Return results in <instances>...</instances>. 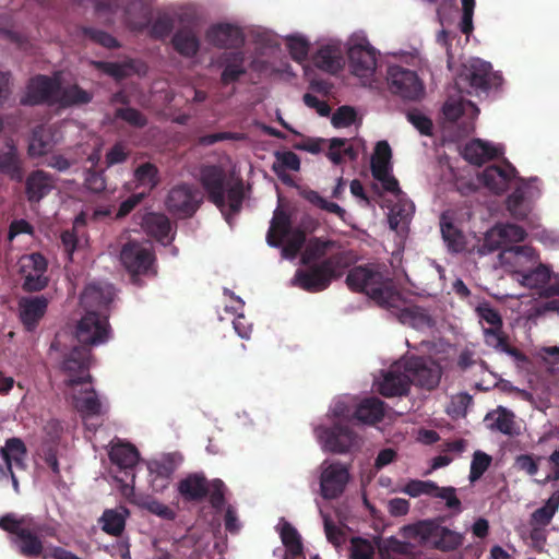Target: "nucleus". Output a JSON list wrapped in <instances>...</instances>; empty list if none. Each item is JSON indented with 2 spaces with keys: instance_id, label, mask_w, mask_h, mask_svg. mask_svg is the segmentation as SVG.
Returning <instances> with one entry per match:
<instances>
[{
  "instance_id": "13",
  "label": "nucleus",
  "mask_w": 559,
  "mask_h": 559,
  "mask_svg": "<svg viewBox=\"0 0 559 559\" xmlns=\"http://www.w3.org/2000/svg\"><path fill=\"white\" fill-rule=\"evenodd\" d=\"M60 92V80L44 74H37L29 79L25 94L21 97L23 106L57 105Z\"/></svg>"
},
{
  "instance_id": "9",
  "label": "nucleus",
  "mask_w": 559,
  "mask_h": 559,
  "mask_svg": "<svg viewBox=\"0 0 559 559\" xmlns=\"http://www.w3.org/2000/svg\"><path fill=\"white\" fill-rule=\"evenodd\" d=\"M75 341L78 346L92 348L106 343L110 337V325L107 314L96 311H87L75 328Z\"/></svg>"
},
{
  "instance_id": "4",
  "label": "nucleus",
  "mask_w": 559,
  "mask_h": 559,
  "mask_svg": "<svg viewBox=\"0 0 559 559\" xmlns=\"http://www.w3.org/2000/svg\"><path fill=\"white\" fill-rule=\"evenodd\" d=\"M352 263L350 251H337L319 263L304 264L306 267L296 271L294 283L308 293L323 292L334 280L340 278L344 270L348 269Z\"/></svg>"
},
{
  "instance_id": "5",
  "label": "nucleus",
  "mask_w": 559,
  "mask_h": 559,
  "mask_svg": "<svg viewBox=\"0 0 559 559\" xmlns=\"http://www.w3.org/2000/svg\"><path fill=\"white\" fill-rule=\"evenodd\" d=\"M442 522L443 518L440 516L406 525L402 530L403 537L441 552L457 550L464 543V535L442 526Z\"/></svg>"
},
{
  "instance_id": "29",
  "label": "nucleus",
  "mask_w": 559,
  "mask_h": 559,
  "mask_svg": "<svg viewBox=\"0 0 559 559\" xmlns=\"http://www.w3.org/2000/svg\"><path fill=\"white\" fill-rule=\"evenodd\" d=\"M203 202V193L195 186L177 185V219L191 217Z\"/></svg>"
},
{
  "instance_id": "24",
  "label": "nucleus",
  "mask_w": 559,
  "mask_h": 559,
  "mask_svg": "<svg viewBox=\"0 0 559 559\" xmlns=\"http://www.w3.org/2000/svg\"><path fill=\"white\" fill-rule=\"evenodd\" d=\"M348 60L352 72L356 76L369 78L376 71L377 52L369 43L352 46L348 49Z\"/></svg>"
},
{
  "instance_id": "12",
  "label": "nucleus",
  "mask_w": 559,
  "mask_h": 559,
  "mask_svg": "<svg viewBox=\"0 0 559 559\" xmlns=\"http://www.w3.org/2000/svg\"><path fill=\"white\" fill-rule=\"evenodd\" d=\"M92 352L87 347L72 345L71 349L63 355L61 364L62 371L67 374L66 385L74 388L79 384L90 383Z\"/></svg>"
},
{
  "instance_id": "35",
  "label": "nucleus",
  "mask_w": 559,
  "mask_h": 559,
  "mask_svg": "<svg viewBox=\"0 0 559 559\" xmlns=\"http://www.w3.org/2000/svg\"><path fill=\"white\" fill-rule=\"evenodd\" d=\"M313 64L328 73L335 74L343 67V55L340 47L334 45L322 46L312 57Z\"/></svg>"
},
{
  "instance_id": "17",
  "label": "nucleus",
  "mask_w": 559,
  "mask_h": 559,
  "mask_svg": "<svg viewBox=\"0 0 559 559\" xmlns=\"http://www.w3.org/2000/svg\"><path fill=\"white\" fill-rule=\"evenodd\" d=\"M503 249L501 253V259L503 263L515 266L522 261L534 262L535 261V251L533 248L528 246H510L507 247V243L502 237L493 236L492 228L488 230L485 235L484 242L481 245V252H493L496 250Z\"/></svg>"
},
{
  "instance_id": "51",
  "label": "nucleus",
  "mask_w": 559,
  "mask_h": 559,
  "mask_svg": "<svg viewBox=\"0 0 559 559\" xmlns=\"http://www.w3.org/2000/svg\"><path fill=\"white\" fill-rule=\"evenodd\" d=\"M559 509V489L552 492L545 504L536 509L531 515V522L540 527L547 526Z\"/></svg>"
},
{
  "instance_id": "1",
  "label": "nucleus",
  "mask_w": 559,
  "mask_h": 559,
  "mask_svg": "<svg viewBox=\"0 0 559 559\" xmlns=\"http://www.w3.org/2000/svg\"><path fill=\"white\" fill-rule=\"evenodd\" d=\"M345 283L352 292L367 295L382 308L402 309L406 304L383 263L371 262L352 267Z\"/></svg>"
},
{
  "instance_id": "3",
  "label": "nucleus",
  "mask_w": 559,
  "mask_h": 559,
  "mask_svg": "<svg viewBox=\"0 0 559 559\" xmlns=\"http://www.w3.org/2000/svg\"><path fill=\"white\" fill-rule=\"evenodd\" d=\"M200 182L209 201L222 212L225 221L231 226L233 217L241 211L245 199L242 180L238 179L230 183L221 166L204 165L200 169Z\"/></svg>"
},
{
  "instance_id": "47",
  "label": "nucleus",
  "mask_w": 559,
  "mask_h": 559,
  "mask_svg": "<svg viewBox=\"0 0 559 559\" xmlns=\"http://www.w3.org/2000/svg\"><path fill=\"white\" fill-rule=\"evenodd\" d=\"M93 95L80 87L78 84H72L62 87L60 84V92L58 94L57 105L62 107H71L76 105H85L91 103Z\"/></svg>"
},
{
  "instance_id": "25",
  "label": "nucleus",
  "mask_w": 559,
  "mask_h": 559,
  "mask_svg": "<svg viewBox=\"0 0 559 559\" xmlns=\"http://www.w3.org/2000/svg\"><path fill=\"white\" fill-rule=\"evenodd\" d=\"M48 304V299L43 295L22 297L19 300V318L27 332H33L37 329L40 320L47 312Z\"/></svg>"
},
{
  "instance_id": "16",
  "label": "nucleus",
  "mask_w": 559,
  "mask_h": 559,
  "mask_svg": "<svg viewBox=\"0 0 559 559\" xmlns=\"http://www.w3.org/2000/svg\"><path fill=\"white\" fill-rule=\"evenodd\" d=\"M317 432L323 449L331 453H347L358 443L357 433L340 423L332 427L318 428Z\"/></svg>"
},
{
  "instance_id": "57",
  "label": "nucleus",
  "mask_w": 559,
  "mask_h": 559,
  "mask_svg": "<svg viewBox=\"0 0 559 559\" xmlns=\"http://www.w3.org/2000/svg\"><path fill=\"white\" fill-rule=\"evenodd\" d=\"M200 49V40L194 33L177 31V52L186 57H193Z\"/></svg>"
},
{
  "instance_id": "8",
  "label": "nucleus",
  "mask_w": 559,
  "mask_h": 559,
  "mask_svg": "<svg viewBox=\"0 0 559 559\" xmlns=\"http://www.w3.org/2000/svg\"><path fill=\"white\" fill-rule=\"evenodd\" d=\"M47 530L46 525L33 519L15 537H11V543L16 547L19 554L25 558L81 559L75 554L59 546L45 549L40 535L47 533Z\"/></svg>"
},
{
  "instance_id": "7",
  "label": "nucleus",
  "mask_w": 559,
  "mask_h": 559,
  "mask_svg": "<svg viewBox=\"0 0 559 559\" xmlns=\"http://www.w3.org/2000/svg\"><path fill=\"white\" fill-rule=\"evenodd\" d=\"M476 316L480 323H486L488 326H483V336L485 344L499 353H504L516 361H525L526 356L516 347L510 344L509 335L503 331V320L500 312L493 308L490 302H480L475 308Z\"/></svg>"
},
{
  "instance_id": "38",
  "label": "nucleus",
  "mask_w": 559,
  "mask_h": 559,
  "mask_svg": "<svg viewBox=\"0 0 559 559\" xmlns=\"http://www.w3.org/2000/svg\"><path fill=\"white\" fill-rule=\"evenodd\" d=\"M408 391L409 379L405 371L396 372L390 370L383 376V380L379 384V392L385 397L406 395Z\"/></svg>"
},
{
  "instance_id": "30",
  "label": "nucleus",
  "mask_w": 559,
  "mask_h": 559,
  "mask_svg": "<svg viewBox=\"0 0 559 559\" xmlns=\"http://www.w3.org/2000/svg\"><path fill=\"white\" fill-rule=\"evenodd\" d=\"M174 468L175 461L170 455L147 463L150 483L155 492H162L168 487Z\"/></svg>"
},
{
  "instance_id": "37",
  "label": "nucleus",
  "mask_w": 559,
  "mask_h": 559,
  "mask_svg": "<svg viewBox=\"0 0 559 559\" xmlns=\"http://www.w3.org/2000/svg\"><path fill=\"white\" fill-rule=\"evenodd\" d=\"M292 230L290 215L284 210L276 209L266 234L269 246L275 248L282 246L283 239L286 238Z\"/></svg>"
},
{
  "instance_id": "61",
  "label": "nucleus",
  "mask_w": 559,
  "mask_h": 559,
  "mask_svg": "<svg viewBox=\"0 0 559 559\" xmlns=\"http://www.w3.org/2000/svg\"><path fill=\"white\" fill-rule=\"evenodd\" d=\"M374 545L362 537L350 539V559H373Z\"/></svg>"
},
{
  "instance_id": "2",
  "label": "nucleus",
  "mask_w": 559,
  "mask_h": 559,
  "mask_svg": "<svg viewBox=\"0 0 559 559\" xmlns=\"http://www.w3.org/2000/svg\"><path fill=\"white\" fill-rule=\"evenodd\" d=\"M96 11L116 12L122 9L127 26L136 33L146 34L156 40H165L173 31L174 20L164 12H153L154 0H92Z\"/></svg>"
},
{
  "instance_id": "39",
  "label": "nucleus",
  "mask_w": 559,
  "mask_h": 559,
  "mask_svg": "<svg viewBox=\"0 0 559 559\" xmlns=\"http://www.w3.org/2000/svg\"><path fill=\"white\" fill-rule=\"evenodd\" d=\"M354 418L360 423L374 425L384 417V403L378 397H367L356 407Z\"/></svg>"
},
{
  "instance_id": "44",
  "label": "nucleus",
  "mask_w": 559,
  "mask_h": 559,
  "mask_svg": "<svg viewBox=\"0 0 559 559\" xmlns=\"http://www.w3.org/2000/svg\"><path fill=\"white\" fill-rule=\"evenodd\" d=\"M392 151L386 141H379L376 144L374 153L371 157V174L373 178H381L385 171H391Z\"/></svg>"
},
{
  "instance_id": "64",
  "label": "nucleus",
  "mask_w": 559,
  "mask_h": 559,
  "mask_svg": "<svg viewBox=\"0 0 559 559\" xmlns=\"http://www.w3.org/2000/svg\"><path fill=\"white\" fill-rule=\"evenodd\" d=\"M209 488L210 492L207 496L210 498V503L213 509L221 512L225 506V484L222 479L215 478L209 481Z\"/></svg>"
},
{
  "instance_id": "10",
  "label": "nucleus",
  "mask_w": 559,
  "mask_h": 559,
  "mask_svg": "<svg viewBox=\"0 0 559 559\" xmlns=\"http://www.w3.org/2000/svg\"><path fill=\"white\" fill-rule=\"evenodd\" d=\"M492 67L481 59H473L464 66L455 79V87L461 94L487 92L490 88Z\"/></svg>"
},
{
  "instance_id": "14",
  "label": "nucleus",
  "mask_w": 559,
  "mask_h": 559,
  "mask_svg": "<svg viewBox=\"0 0 559 559\" xmlns=\"http://www.w3.org/2000/svg\"><path fill=\"white\" fill-rule=\"evenodd\" d=\"M19 263L20 274L23 280L22 288L24 292H40L48 286L49 277L46 274L48 262L41 253L34 252L23 255Z\"/></svg>"
},
{
  "instance_id": "23",
  "label": "nucleus",
  "mask_w": 559,
  "mask_h": 559,
  "mask_svg": "<svg viewBox=\"0 0 559 559\" xmlns=\"http://www.w3.org/2000/svg\"><path fill=\"white\" fill-rule=\"evenodd\" d=\"M55 188V176L43 169L32 170L25 178L24 193L31 205L39 204Z\"/></svg>"
},
{
  "instance_id": "52",
  "label": "nucleus",
  "mask_w": 559,
  "mask_h": 559,
  "mask_svg": "<svg viewBox=\"0 0 559 559\" xmlns=\"http://www.w3.org/2000/svg\"><path fill=\"white\" fill-rule=\"evenodd\" d=\"M283 545L286 547V555L302 557L304 545L298 531L288 522H284L280 532Z\"/></svg>"
},
{
  "instance_id": "33",
  "label": "nucleus",
  "mask_w": 559,
  "mask_h": 559,
  "mask_svg": "<svg viewBox=\"0 0 559 559\" xmlns=\"http://www.w3.org/2000/svg\"><path fill=\"white\" fill-rule=\"evenodd\" d=\"M111 300L110 292L96 284L87 285L80 297V302L86 312L96 311L100 314L103 310H107Z\"/></svg>"
},
{
  "instance_id": "36",
  "label": "nucleus",
  "mask_w": 559,
  "mask_h": 559,
  "mask_svg": "<svg viewBox=\"0 0 559 559\" xmlns=\"http://www.w3.org/2000/svg\"><path fill=\"white\" fill-rule=\"evenodd\" d=\"M74 37L81 43H92L107 49H116L120 47V43L108 32L94 26L79 25L75 27Z\"/></svg>"
},
{
  "instance_id": "32",
  "label": "nucleus",
  "mask_w": 559,
  "mask_h": 559,
  "mask_svg": "<svg viewBox=\"0 0 559 559\" xmlns=\"http://www.w3.org/2000/svg\"><path fill=\"white\" fill-rule=\"evenodd\" d=\"M502 154L499 147L480 139H474L466 143L463 150V157L471 164L481 166L486 162Z\"/></svg>"
},
{
  "instance_id": "20",
  "label": "nucleus",
  "mask_w": 559,
  "mask_h": 559,
  "mask_svg": "<svg viewBox=\"0 0 559 559\" xmlns=\"http://www.w3.org/2000/svg\"><path fill=\"white\" fill-rule=\"evenodd\" d=\"M403 491L414 498L421 495L440 498L445 501L448 509L453 510L456 513L462 510L461 500L456 497V489L451 486L439 487L432 480L412 479L405 485Z\"/></svg>"
},
{
  "instance_id": "55",
  "label": "nucleus",
  "mask_w": 559,
  "mask_h": 559,
  "mask_svg": "<svg viewBox=\"0 0 559 559\" xmlns=\"http://www.w3.org/2000/svg\"><path fill=\"white\" fill-rule=\"evenodd\" d=\"M415 206L411 201H404L401 197L397 202L392 206L389 216V224L391 229H397L401 222H406L414 213Z\"/></svg>"
},
{
  "instance_id": "60",
  "label": "nucleus",
  "mask_w": 559,
  "mask_h": 559,
  "mask_svg": "<svg viewBox=\"0 0 559 559\" xmlns=\"http://www.w3.org/2000/svg\"><path fill=\"white\" fill-rule=\"evenodd\" d=\"M115 117L127 122L129 126L142 129L147 124V118L139 109L133 107H120L115 111Z\"/></svg>"
},
{
  "instance_id": "15",
  "label": "nucleus",
  "mask_w": 559,
  "mask_h": 559,
  "mask_svg": "<svg viewBox=\"0 0 559 559\" xmlns=\"http://www.w3.org/2000/svg\"><path fill=\"white\" fill-rule=\"evenodd\" d=\"M403 367L409 379V385L414 384L430 391L440 382L441 367L431 359L413 356L405 360Z\"/></svg>"
},
{
  "instance_id": "56",
  "label": "nucleus",
  "mask_w": 559,
  "mask_h": 559,
  "mask_svg": "<svg viewBox=\"0 0 559 559\" xmlns=\"http://www.w3.org/2000/svg\"><path fill=\"white\" fill-rule=\"evenodd\" d=\"M491 462H492V457L489 454H487L480 450L475 451L473 454L472 462H471L469 476H468L469 481L475 483L476 480H478L485 474V472L489 468V466L491 465Z\"/></svg>"
},
{
  "instance_id": "34",
  "label": "nucleus",
  "mask_w": 559,
  "mask_h": 559,
  "mask_svg": "<svg viewBox=\"0 0 559 559\" xmlns=\"http://www.w3.org/2000/svg\"><path fill=\"white\" fill-rule=\"evenodd\" d=\"M141 226L144 231L158 242L167 245L170 241V222L168 217L159 213H146L142 217Z\"/></svg>"
},
{
  "instance_id": "26",
  "label": "nucleus",
  "mask_w": 559,
  "mask_h": 559,
  "mask_svg": "<svg viewBox=\"0 0 559 559\" xmlns=\"http://www.w3.org/2000/svg\"><path fill=\"white\" fill-rule=\"evenodd\" d=\"M515 175V167L508 160H504L502 165H490L486 167L480 174V181L486 188L499 194L508 189Z\"/></svg>"
},
{
  "instance_id": "22",
  "label": "nucleus",
  "mask_w": 559,
  "mask_h": 559,
  "mask_svg": "<svg viewBox=\"0 0 559 559\" xmlns=\"http://www.w3.org/2000/svg\"><path fill=\"white\" fill-rule=\"evenodd\" d=\"M120 261L126 270L134 276L146 274L151 270L154 255L150 247L130 240L121 249Z\"/></svg>"
},
{
  "instance_id": "53",
  "label": "nucleus",
  "mask_w": 559,
  "mask_h": 559,
  "mask_svg": "<svg viewBox=\"0 0 559 559\" xmlns=\"http://www.w3.org/2000/svg\"><path fill=\"white\" fill-rule=\"evenodd\" d=\"M533 209V204L527 201L523 194V190L514 189L507 199V210L511 216L518 221H524Z\"/></svg>"
},
{
  "instance_id": "19",
  "label": "nucleus",
  "mask_w": 559,
  "mask_h": 559,
  "mask_svg": "<svg viewBox=\"0 0 559 559\" xmlns=\"http://www.w3.org/2000/svg\"><path fill=\"white\" fill-rule=\"evenodd\" d=\"M349 480V473L346 466L340 462L322 463L320 476L321 496L326 500L338 498L345 490Z\"/></svg>"
},
{
  "instance_id": "58",
  "label": "nucleus",
  "mask_w": 559,
  "mask_h": 559,
  "mask_svg": "<svg viewBox=\"0 0 559 559\" xmlns=\"http://www.w3.org/2000/svg\"><path fill=\"white\" fill-rule=\"evenodd\" d=\"M473 403V396L467 392H461L451 397L447 413L453 418L465 417L467 408Z\"/></svg>"
},
{
  "instance_id": "21",
  "label": "nucleus",
  "mask_w": 559,
  "mask_h": 559,
  "mask_svg": "<svg viewBox=\"0 0 559 559\" xmlns=\"http://www.w3.org/2000/svg\"><path fill=\"white\" fill-rule=\"evenodd\" d=\"M205 40L224 51L241 50L246 38L242 29L230 23H216L205 32Z\"/></svg>"
},
{
  "instance_id": "46",
  "label": "nucleus",
  "mask_w": 559,
  "mask_h": 559,
  "mask_svg": "<svg viewBox=\"0 0 559 559\" xmlns=\"http://www.w3.org/2000/svg\"><path fill=\"white\" fill-rule=\"evenodd\" d=\"M335 243L336 242L333 240H323L317 237L310 239L302 252L301 263H319L323 259H326L329 251L335 246Z\"/></svg>"
},
{
  "instance_id": "54",
  "label": "nucleus",
  "mask_w": 559,
  "mask_h": 559,
  "mask_svg": "<svg viewBox=\"0 0 559 559\" xmlns=\"http://www.w3.org/2000/svg\"><path fill=\"white\" fill-rule=\"evenodd\" d=\"M441 234L443 240L447 242L450 250L460 252L465 247L464 236L462 231L454 226L452 222L445 221V217H441Z\"/></svg>"
},
{
  "instance_id": "41",
  "label": "nucleus",
  "mask_w": 559,
  "mask_h": 559,
  "mask_svg": "<svg viewBox=\"0 0 559 559\" xmlns=\"http://www.w3.org/2000/svg\"><path fill=\"white\" fill-rule=\"evenodd\" d=\"M0 171L16 181L23 178L22 163L12 141H8L0 152Z\"/></svg>"
},
{
  "instance_id": "42",
  "label": "nucleus",
  "mask_w": 559,
  "mask_h": 559,
  "mask_svg": "<svg viewBox=\"0 0 559 559\" xmlns=\"http://www.w3.org/2000/svg\"><path fill=\"white\" fill-rule=\"evenodd\" d=\"M133 181L134 189L142 188L141 192H147L148 197L159 183L158 168L150 162L139 165L133 171Z\"/></svg>"
},
{
  "instance_id": "43",
  "label": "nucleus",
  "mask_w": 559,
  "mask_h": 559,
  "mask_svg": "<svg viewBox=\"0 0 559 559\" xmlns=\"http://www.w3.org/2000/svg\"><path fill=\"white\" fill-rule=\"evenodd\" d=\"M94 67L118 81L127 79L133 73L139 72L138 63L133 59H128L121 62L95 61Z\"/></svg>"
},
{
  "instance_id": "49",
  "label": "nucleus",
  "mask_w": 559,
  "mask_h": 559,
  "mask_svg": "<svg viewBox=\"0 0 559 559\" xmlns=\"http://www.w3.org/2000/svg\"><path fill=\"white\" fill-rule=\"evenodd\" d=\"M514 272L520 277L519 281L521 284L528 288L544 287L550 281L551 276L550 270L544 264H539L537 267L527 272L519 270Z\"/></svg>"
},
{
  "instance_id": "48",
  "label": "nucleus",
  "mask_w": 559,
  "mask_h": 559,
  "mask_svg": "<svg viewBox=\"0 0 559 559\" xmlns=\"http://www.w3.org/2000/svg\"><path fill=\"white\" fill-rule=\"evenodd\" d=\"M84 395H74V403L78 412L83 417H93L102 414V403L93 388L85 390Z\"/></svg>"
},
{
  "instance_id": "31",
  "label": "nucleus",
  "mask_w": 559,
  "mask_h": 559,
  "mask_svg": "<svg viewBox=\"0 0 559 559\" xmlns=\"http://www.w3.org/2000/svg\"><path fill=\"white\" fill-rule=\"evenodd\" d=\"M177 490L187 501L200 502L210 492L209 480L203 474H190L179 481Z\"/></svg>"
},
{
  "instance_id": "28",
  "label": "nucleus",
  "mask_w": 559,
  "mask_h": 559,
  "mask_svg": "<svg viewBox=\"0 0 559 559\" xmlns=\"http://www.w3.org/2000/svg\"><path fill=\"white\" fill-rule=\"evenodd\" d=\"M0 456L4 462L2 475L11 472L13 466L21 471H25L27 467V448L21 438L12 437L7 439L4 445L0 448Z\"/></svg>"
},
{
  "instance_id": "11",
  "label": "nucleus",
  "mask_w": 559,
  "mask_h": 559,
  "mask_svg": "<svg viewBox=\"0 0 559 559\" xmlns=\"http://www.w3.org/2000/svg\"><path fill=\"white\" fill-rule=\"evenodd\" d=\"M386 81L392 94L406 100H418L425 94V87L413 70L394 64L388 68Z\"/></svg>"
},
{
  "instance_id": "6",
  "label": "nucleus",
  "mask_w": 559,
  "mask_h": 559,
  "mask_svg": "<svg viewBox=\"0 0 559 559\" xmlns=\"http://www.w3.org/2000/svg\"><path fill=\"white\" fill-rule=\"evenodd\" d=\"M112 477L119 484L120 493L130 502L136 503L134 481L135 468L140 461L138 449L131 443L117 442L109 450Z\"/></svg>"
},
{
  "instance_id": "45",
  "label": "nucleus",
  "mask_w": 559,
  "mask_h": 559,
  "mask_svg": "<svg viewBox=\"0 0 559 559\" xmlns=\"http://www.w3.org/2000/svg\"><path fill=\"white\" fill-rule=\"evenodd\" d=\"M275 162L272 170L278 176L284 183L292 182V178L285 171L287 169L298 171L300 169V158L292 151L276 152Z\"/></svg>"
},
{
  "instance_id": "59",
  "label": "nucleus",
  "mask_w": 559,
  "mask_h": 559,
  "mask_svg": "<svg viewBox=\"0 0 559 559\" xmlns=\"http://www.w3.org/2000/svg\"><path fill=\"white\" fill-rule=\"evenodd\" d=\"M492 235L502 237L504 239L506 243H512V242H521L526 237V231L524 228H522L519 225L515 224H506V225H499L495 226L492 228Z\"/></svg>"
},
{
  "instance_id": "40",
  "label": "nucleus",
  "mask_w": 559,
  "mask_h": 559,
  "mask_svg": "<svg viewBox=\"0 0 559 559\" xmlns=\"http://www.w3.org/2000/svg\"><path fill=\"white\" fill-rule=\"evenodd\" d=\"M130 512L126 507H119L116 509H106L100 519L102 530L111 536H120L124 531L126 520Z\"/></svg>"
},
{
  "instance_id": "62",
  "label": "nucleus",
  "mask_w": 559,
  "mask_h": 559,
  "mask_svg": "<svg viewBox=\"0 0 559 559\" xmlns=\"http://www.w3.org/2000/svg\"><path fill=\"white\" fill-rule=\"evenodd\" d=\"M84 187L92 193L99 194L106 190V177L103 170L94 168L84 173Z\"/></svg>"
},
{
  "instance_id": "50",
  "label": "nucleus",
  "mask_w": 559,
  "mask_h": 559,
  "mask_svg": "<svg viewBox=\"0 0 559 559\" xmlns=\"http://www.w3.org/2000/svg\"><path fill=\"white\" fill-rule=\"evenodd\" d=\"M53 147L52 134L43 127L33 130L28 145V154L33 157L43 156L49 153Z\"/></svg>"
},
{
  "instance_id": "27",
  "label": "nucleus",
  "mask_w": 559,
  "mask_h": 559,
  "mask_svg": "<svg viewBox=\"0 0 559 559\" xmlns=\"http://www.w3.org/2000/svg\"><path fill=\"white\" fill-rule=\"evenodd\" d=\"M487 428L493 432H500L508 437L520 435V426L515 421V415L512 411L498 406L488 412L484 418Z\"/></svg>"
},
{
  "instance_id": "18",
  "label": "nucleus",
  "mask_w": 559,
  "mask_h": 559,
  "mask_svg": "<svg viewBox=\"0 0 559 559\" xmlns=\"http://www.w3.org/2000/svg\"><path fill=\"white\" fill-rule=\"evenodd\" d=\"M214 67L221 69L219 84L224 87L234 85L247 74L246 53L241 50L223 51L213 60Z\"/></svg>"
},
{
  "instance_id": "63",
  "label": "nucleus",
  "mask_w": 559,
  "mask_h": 559,
  "mask_svg": "<svg viewBox=\"0 0 559 559\" xmlns=\"http://www.w3.org/2000/svg\"><path fill=\"white\" fill-rule=\"evenodd\" d=\"M32 520L28 515L15 518L13 514H5L0 519V528L15 537Z\"/></svg>"
}]
</instances>
